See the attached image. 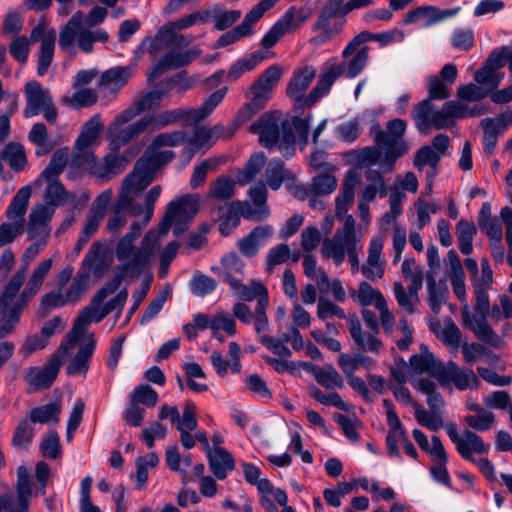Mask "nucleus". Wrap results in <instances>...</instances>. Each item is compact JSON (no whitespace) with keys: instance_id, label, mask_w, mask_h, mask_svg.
Returning <instances> with one entry per match:
<instances>
[{"instance_id":"nucleus-1","label":"nucleus","mask_w":512,"mask_h":512,"mask_svg":"<svg viewBox=\"0 0 512 512\" xmlns=\"http://www.w3.org/2000/svg\"><path fill=\"white\" fill-rule=\"evenodd\" d=\"M356 35L343 49V61L331 57L321 67L316 86L311 90L308 104H315L319 99L327 95L332 85L341 77L356 78L365 69L370 47Z\"/></svg>"},{"instance_id":"nucleus-2","label":"nucleus","mask_w":512,"mask_h":512,"mask_svg":"<svg viewBox=\"0 0 512 512\" xmlns=\"http://www.w3.org/2000/svg\"><path fill=\"white\" fill-rule=\"evenodd\" d=\"M142 191L137 190L128 180L123 179L121 191L114 210L106 222L108 233L116 235L127 223V213L137 217L144 215L141 226H146L153 217L154 204L161 194V186H153L145 195L143 205L136 203Z\"/></svg>"},{"instance_id":"nucleus-3","label":"nucleus","mask_w":512,"mask_h":512,"mask_svg":"<svg viewBox=\"0 0 512 512\" xmlns=\"http://www.w3.org/2000/svg\"><path fill=\"white\" fill-rule=\"evenodd\" d=\"M283 70L279 65L268 67L245 91L247 103L239 109L234 124L240 126L262 110L269 101L272 91L282 77Z\"/></svg>"},{"instance_id":"nucleus-4","label":"nucleus","mask_w":512,"mask_h":512,"mask_svg":"<svg viewBox=\"0 0 512 512\" xmlns=\"http://www.w3.org/2000/svg\"><path fill=\"white\" fill-rule=\"evenodd\" d=\"M446 433L455 445L459 455L477 465L479 471L488 481L496 480V472L493 463L487 458L475 459L473 453L485 454L489 451L490 445L484 443L481 436L470 429H465L461 434L454 423L445 426Z\"/></svg>"},{"instance_id":"nucleus-5","label":"nucleus","mask_w":512,"mask_h":512,"mask_svg":"<svg viewBox=\"0 0 512 512\" xmlns=\"http://www.w3.org/2000/svg\"><path fill=\"white\" fill-rule=\"evenodd\" d=\"M25 280V271L14 274L0 295V340L12 334L20 321L24 308L28 304L16 297Z\"/></svg>"},{"instance_id":"nucleus-6","label":"nucleus","mask_w":512,"mask_h":512,"mask_svg":"<svg viewBox=\"0 0 512 512\" xmlns=\"http://www.w3.org/2000/svg\"><path fill=\"white\" fill-rule=\"evenodd\" d=\"M169 229L168 222L162 220L157 229L146 232L133 259L118 266L120 274L131 278L140 276L158 251L160 241L167 235Z\"/></svg>"},{"instance_id":"nucleus-7","label":"nucleus","mask_w":512,"mask_h":512,"mask_svg":"<svg viewBox=\"0 0 512 512\" xmlns=\"http://www.w3.org/2000/svg\"><path fill=\"white\" fill-rule=\"evenodd\" d=\"M114 288H101L92 298L89 305L83 308L74 321L72 329L67 333L62 341V351L74 349L82 335L86 332L87 326L91 322L102 321L109 313L104 304V300Z\"/></svg>"},{"instance_id":"nucleus-8","label":"nucleus","mask_w":512,"mask_h":512,"mask_svg":"<svg viewBox=\"0 0 512 512\" xmlns=\"http://www.w3.org/2000/svg\"><path fill=\"white\" fill-rule=\"evenodd\" d=\"M152 148V142L140 157L132 170L124 179L128 180L137 190L143 191L155 178L157 170L175 158L171 150Z\"/></svg>"},{"instance_id":"nucleus-9","label":"nucleus","mask_w":512,"mask_h":512,"mask_svg":"<svg viewBox=\"0 0 512 512\" xmlns=\"http://www.w3.org/2000/svg\"><path fill=\"white\" fill-rule=\"evenodd\" d=\"M31 188L24 186L13 196L7 210V222L0 225V248L11 244L24 231L25 214L31 197Z\"/></svg>"},{"instance_id":"nucleus-10","label":"nucleus","mask_w":512,"mask_h":512,"mask_svg":"<svg viewBox=\"0 0 512 512\" xmlns=\"http://www.w3.org/2000/svg\"><path fill=\"white\" fill-rule=\"evenodd\" d=\"M311 15L312 9L308 5L291 6L264 35L261 41L262 45L265 48L273 47L283 35L300 28Z\"/></svg>"},{"instance_id":"nucleus-11","label":"nucleus","mask_w":512,"mask_h":512,"mask_svg":"<svg viewBox=\"0 0 512 512\" xmlns=\"http://www.w3.org/2000/svg\"><path fill=\"white\" fill-rule=\"evenodd\" d=\"M358 239L355 233V220L353 216L346 217L342 228L336 230L333 238L325 239L321 252L326 258L332 259L339 266L345 259V253Z\"/></svg>"},{"instance_id":"nucleus-12","label":"nucleus","mask_w":512,"mask_h":512,"mask_svg":"<svg viewBox=\"0 0 512 512\" xmlns=\"http://www.w3.org/2000/svg\"><path fill=\"white\" fill-rule=\"evenodd\" d=\"M345 16L343 10L327 2L312 25V30L319 32V34L313 37L311 42L319 45L331 40L342 31L345 24Z\"/></svg>"},{"instance_id":"nucleus-13","label":"nucleus","mask_w":512,"mask_h":512,"mask_svg":"<svg viewBox=\"0 0 512 512\" xmlns=\"http://www.w3.org/2000/svg\"><path fill=\"white\" fill-rule=\"evenodd\" d=\"M15 503L7 493L0 494V512H29L30 499L33 495V486L29 469L26 466L17 468Z\"/></svg>"},{"instance_id":"nucleus-14","label":"nucleus","mask_w":512,"mask_h":512,"mask_svg":"<svg viewBox=\"0 0 512 512\" xmlns=\"http://www.w3.org/2000/svg\"><path fill=\"white\" fill-rule=\"evenodd\" d=\"M73 349H66L62 351V343L60 344L58 351L52 356L50 361L44 368L40 367H29L25 371V381L34 389L39 390L50 387L55 381L63 359Z\"/></svg>"},{"instance_id":"nucleus-15","label":"nucleus","mask_w":512,"mask_h":512,"mask_svg":"<svg viewBox=\"0 0 512 512\" xmlns=\"http://www.w3.org/2000/svg\"><path fill=\"white\" fill-rule=\"evenodd\" d=\"M31 43L41 42L37 60V74L44 76L50 67L55 49L56 31L47 30L46 23L40 21L30 32L28 37Z\"/></svg>"},{"instance_id":"nucleus-16","label":"nucleus","mask_w":512,"mask_h":512,"mask_svg":"<svg viewBox=\"0 0 512 512\" xmlns=\"http://www.w3.org/2000/svg\"><path fill=\"white\" fill-rule=\"evenodd\" d=\"M436 380L442 385L453 384L458 390L476 389L479 380L470 368H462L453 361L441 363Z\"/></svg>"},{"instance_id":"nucleus-17","label":"nucleus","mask_w":512,"mask_h":512,"mask_svg":"<svg viewBox=\"0 0 512 512\" xmlns=\"http://www.w3.org/2000/svg\"><path fill=\"white\" fill-rule=\"evenodd\" d=\"M54 213V208L44 204H38L32 208L26 229L28 240L45 241L48 243L51 235L49 223Z\"/></svg>"},{"instance_id":"nucleus-18","label":"nucleus","mask_w":512,"mask_h":512,"mask_svg":"<svg viewBox=\"0 0 512 512\" xmlns=\"http://www.w3.org/2000/svg\"><path fill=\"white\" fill-rule=\"evenodd\" d=\"M171 47L172 48L155 64L152 72L148 74L149 82H153L166 70L186 66L200 56V51L198 49L182 51V47Z\"/></svg>"},{"instance_id":"nucleus-19","label":"nucleus","mask_w":512,"mask_h":512,"mask_svg":"<svg viewBox=\"0 0 512 512\" xmlns=\"http://www.w3.org/2000/svg\"><path fill=\"white\" fill-rule=\"evenodd\" d=\"M412 118L420 133L426 134L431 128L445 129V117L437 110L430 99L421 101L412 111Z\"/></svg>"},{"instance_id":"nucleus-20","label":"nucleus","mask_w":512,"mask_h":512,"mask_svg":"<svg viewBox=\"0 0 512 512\" xmlns=\"http://www.w3.org/2000/svg\"><path fill=\"white\" fill-rule=\"evenodd\" d=\"M315 76L316 69L313 66L295 69L286 87L287 96L295 102L302 103L305 106H312L313 104H308L310 94L306 97L305 92Z\"/></svg>"},{"instance_id":"nucleus-21","label":"nucleus","mask_w":512,"mask_h":512,"mask_svg":"<svg viewBox=\"0 0 512 512\" xmlns=\"http://www.w3.org/2000/svg\"><path fill=\"white\" fill-rule=\"evenodd\" d=\"M199 210V196L197 194L184 195L171 201L166 209L163 221H167L169 227L175 221L184 222L192 219Z\"/></svg>"},{"instance_id":"nucleus-22","label":"nucleus","mask_w":512,"mask_h":512,"mask_svg":"<svg viewBox=\"0 0 512 512\" xmlns=\"http://www.w3.org/2000/svg\"><path fill=\"white\" fill-rule=\"evenodd\" d=\"M384 240L382 237H373L368 248V256L361 266L362 275L368 280L375 282L382 279L385 271V262L382 259Z\"/></svg>"},{"instance_id":"nucleus-23","label":"nucleus","mask_w":512,"mask_h":512,"mask_svg":"<svg viewBox=\"0 0 512 512\" xmlns=\"http://www.w3.org/2000/svg\"><path fill=\"white\" fill-rule=\"evenodd\" d=\"M206 23V13L204 10L194 11L190 14L184 15L181 18L170 21L164 24L170 35L175 41L176 47H187L192 42V36H185L180 34L179 31L188 29L194 25Z\"/></svg>"},{"instance_id":"nucleus-24","label":"nucleus","mask_w":512,"mask_h":512,"mask_svg":"<svg viewBox=\"0 0 512 512\" xmlns=\"http://www.w3.org/2000/svg\"><path fill=\"white\" fill-rule=\"evenodd\" d=\"M189 108H175L163 110L156 114L146 115L151 131L164 129L168 126L180 123L182 126L193 124Z\"/></svg>"},{"instance_id":"nucleus-25","label":"nucleus","mask_w":512,"mask_h":512,"mask_svg":"<svg viewBox=\"0 0 512 512\" xmlns=\"http://www.w3.org/2000/svg\"><path fill=\"white\" fill-rule=\"evenodd\" d=\"M360 184V175L355 169H349L344 177V181L338 196L335 199V213L338 218L346 220L349 207L355 197V189Z\"/></svg>"},{"instance_id":"nucleus-26","label":"nucleus","mask_w":512,"mask_h":512,"mask_svg":"<svg viewBox=\"0 0 512 512\" xmlns=\"http://www.w3.org/2000/svg\"><path fill=\"white\" fill-rule=\"evenodd\" d=\"M25 98L24 116L26 118L40 114L43 108L52 101L49 91L36 81L28 82L25 85Z\"/></svg>"},{"instance_id":"nucleus-27","label":"nucleus","mask_w":512,"mask_h":512,"mask_svg":"<svg viewBox=\"0 0 512 512\" xmlns=\"http://www.w3.org/2000/svg\"><path fill=\"white\" fill-rule=\"evenodd\" d=\"M250 131L259 135L262 146L272 149L279 140L280 130L275 117L270 113L263 114L257 121L250 125Z\"/></svg>"},{"instance_id":"nucleus-28","label":"nucleus","mask_w":512,"mask_h":512,"mask_svg":"<svg viewBox=\"0 0 512 512\" xmlns=\"http://www.w3.org/2000/svg\"><path fill=\"white\" fill-rule=\"evenodd\" d=\"M107 269L108 264L106 263L105 247L99 241H95L85 254L79 271L86 272L89 278L90 273H93L95 277L100 278L104 275Z\"/></svg>"},{"instance_id":"nucleus-29","label":"nucleus","mask_w":512,"mask_h":512,"mask_svg":"<svg viewBox=\"0 0 512 512\" xmlns=\"http://www.w3.org/2000/svg\"><path fill=\"white\" fill-rule=\"evenodd\" d=\"M146 130H150L149 121L146 116L129 124L124 128H118L111 131L109 147L111 151H118L122 146L131 140L139 137Z\"/></svg>"},{"instance_id":"nucleus-30","label":"nucleus","mask_w":512,"mask_h":512,"mask_svg":"<svg viewBox=\"0 0 512 512\" xmlns=\"http://www.w3.org/2000/svg\"><path fill=\"white\" fill-rule=\"evenodd\" d=\"M464 323L473 331L476 337L488 344L496 346L499 337L496 335L492 327L488 324L487 316L479 317L472 315L467 305L461 311Z\"/></svg>"},{"instance_id":"nucleus-31","label":"nucleus","mask_w":512,"mask_h":512,"mask_svg":"<svg viewBox=\"0 0 512 512\" xmlns=\"http://www.w3.org/2000/svg\"><path fill=\"white\" fill-rule=\"evenodd\" d=\"M273 234L271 225L255 227L246 237L238 241V249L246 257L255 256Z\"/></svg>"},{"instance_id":"nucleus-32","label":"nucleus","mask_w":512,"mask_h":512,"mask_svg":"<svg viewBox=\"0 0 512 512\" xmlns=\"http://www.w3.org/2000/svg\"><path fill=\"white\" fill-rule=\"evenodd\" d=\"M349 331L359 349L377 355L381 353L384 345L377 337L378 333L364 331L358 319L354 318L350 321Z\"/></svg>"},{"instance_id":"nucleus-33","label":"nucleus","mask_w":512,"mask_h":512,"mask_svg":"<svg viewBox=\"0 0 512 512\" xmlns=\"http://www.w3.org/2000/svg\"><path fill=\"white\" fill-rule=\"evenodd\" d=\"M117 151H111L102 161H98V167L94 170V177L100 182L108 181L125 170L129 159L118 155Z\"/></svg>"},{"instance_id":"nucleus-34","label":"nucleus","mask_w":512,"mask_h":512,"mask_svg":"<svg viewBox=\"0 0 512 512\" xmlns=\"http://www.w3.org/2000/svg\"><path fill=\"white\" fill-rule=\"evenodd\" d=\"M53 265V259L47 258L41 260L33 269L28 282L18 296L27 303L38 293L41 289L46 277L48 276Z\"/></svg>"},{"instance_id":"nucleus-35","label":"nucleus","mask_w":512,"mask_h":512,"mask_svg":"<svg viewBox=\"0 0 512 512\" xmlns=\"http://www.w3.org/2000/svg\"><path fill=\"white\" fill-rule=\"evenodd\" d=\"M145 226H141L139 221H133L129 226V231L118 241L115 248L116 258L126 263L131 261L138 248L135 246L136 240L140 237Z\"/></svg>"},{"instance_id":"nucleus-36","label":"nucleus","mask_w":512,"mask_h":512,"mask_svg":"<svg viewBox=\"0 0 512 512\" xmlns=\"http://www.w3.org/2000/svg\"><path fill=\"white\" fill-rule=\"evenodd\" d=\"M243 261L235 254L229 253L223 256L219 267H212V271L226 283L236 285L243 278Z\"/></svg>"},{"instance_id":"nucleus-37","label":"nucleus","mask_w":512,"mask_h":512,"mask_svg":"<svg viewBox=\"0 0 512 512\" xmlns=\"http://www.w3.org/2000/svg\"><path fill=\"white\" fill-rule=\"evenodd\" d=\"M419 350L418 354L410 357V368L416 374L427 372L436 379L437 371H439L442 362L434 356L425 344H421Z\"/></svg>"},{"instance_id":"nucleus-38","label":"nucleus","mask_w":512,"mask_h":512,"mask_svg":"<svg viewBox=\"0 0 512 512\" xmlns=\"http://www.w3.org/2000/svg\"><path fill=\"white\" fill-rule=\"evenodd\" d=\"M209 468L214 476L222 480L226 478L228 472L235 468L234 458L231 453L221 447L209 450L208 454Z\"/></svg>"},{"instance_id":"nucleus-39","label":"nucleus","mask_w":512,"mask_h":512,"mask_svg":"<svg viewBox=\"0 0 512 512\" xmlns=\"http://www.w3.org/2000/svg\"><path fill=\"white\" fill-rule=\"evenodd\" d=\"M95 346L96 341L94 339V335L91 334L87 337L86 342L79 348L77 354L71 359L66 367L68 375H85L87 373Z\"/></svg>"},{"instance_id":"nucleus-40","label":"nucleus","mask_w":512,"mask_h":512,"mask_svg":"<svg viewBox=\"0 0 512 512\" xmlns=\"http://www.w3.org/2000/svg\"><path fill=\"white\" fill-rule=\"evenodd\" d=\"M98 167V161L94 153L88 149L75 150L70 162L69 171L67 176L74 179L82 173L88 172L94 176V170Z\"/></svg>"},{"instance_id":"nucleus-41","label":"nucleus","mask_w":512,"mask_h":512,"mask_svg":"<svg viewBox=\"0 0 512 512\" xmlns=\"http://www.w3.org/2000/svg\"><path fill=\"white\" fill-rule=\"evenodd\" d=\"M134 67L128 66H116L106 70L101 75L100 87H104L112 92H118L127 83L132 76Z\"/></svg>"},{"instance_id":"nucleus-42","label":"nucleus","mask_w":512,"mask_h":512,"mask_svg":"<svg viewBox=\"0 0 512 512\" xmlns=\"http://www.w3.org/2000/svg\"><path fill=\"white\" fill-rule=\"evenodd\" d=\"M387 130L383 131L379 125L373 127L375 131L374 141L378 145H392L396 140L401 139L406 131L407 124L400 118H395L387 122Z\"/></svg>"},{"instance_id":"nucleus-43","label":"nucleus","mask_w":512,"mask_h":512,"mask_svg":"<svg viewBox=\"0 0 512 512\" xmlns=\"http://www.w3.org/2000/svg\"><path fill=\"white\" fill-rule=\"evenodd\" d=\"M279 0H261L246 15L243 22L237 25L234 31L239 38L252 34V26L263 16V14L271 9Z\"/></svg>"},{"instance_id":"nucleus-44","label":"nucleus","mask_w":512,"mask_h":512,"mask_svg":"<svg viewBox=\"0 0 512 512\" xmlns=\"http://www.w3.org/2000/svg\"><path fill=\"white\" fill-rule=\"evenodd\" d=\"M205 13L206 23L213 20L216 30L227 29L241 17L240 10H226L220 5H213L205 9Z\"/></svg>"},{"instance_id":"nucleus-45","label":"nucleus","mask_w":512,"mask_h":512,"mask_svg":"<svg viewBox=\"0 0 512 512\" xmlns=\"http://www.w3.org/2000/svg\"><path fill=\"white\" fill-rule=\"evenodd\" d=\"M103 126L99 114L93 115L84 125L75 141V150L88 149L98 139Z\"/></svg>"},{"instance_id":"nucleus-46","label":"nucleus","mask_w":512,"mask_h":512,"mask_svg":"<svg viewBox=\"0 0 512 512\" xmlns=\"http://www.w3.org/2000/svg\"><path fill=\"white\" fill-rule=\"evenodd\" d=\"M169 46H175V41L163 25L158 29L154 37H145L139 45V49L147 52L151 56H155L163 48Z\"/></svg>"},{"instance_id":"nucleus-47","label":"nucleus","mask_w":512,"mask_h":512,"mask_svg":"<svg viewBox=\"0 0 512 512\" xmlns=\"http://www.w3.org/2000/svg\"><path fill=\"white\" fill-rule=\"evenodd\" d=\"M265 59L263 51H255L250 55L238 60L234 63L226 74L229 82H233L240 78L244 73L255 69Z\"/></svg>"},{"instance_id":"nucleus-48","label":"nucleus","mask_w":512,"mask_h":512,"mask_svg":"<svg viewBox=\"0 0 512 512\" xmlns=\"http://www.w3.org/2000/svg\"><path fill=\"white\" fill-rule=\"evenodd\" d=\"M351 298L363 307L374 305L376 307L380 301L385 299L379 289L373 288L367 281L359 284L358 290L350 289Z\"/></svg>"},{"instance_id":"nucleus-49","label":"nucleus","mask_w":512,"mask_h":512,"mask_svg":"<svg viewBox=\"0 0 512 512\" xmlns=\"http://www.w3.org/2000/svg\"><path fill=\"white\" fill-rule=\"evenodd\" d=\"M316 382L328 390L342 389L344 381L338 371L331 365L313 367L311 370Z\"/></svg>"},{"instance_id":"nucleus-50","label":"nucleus","mask_w":512,"mask_h":512,"mask_svg":"<svg viewBox=\"0 0 512 512\" xmlns=\"http://www.w3.org/2000/svg\"><path fill=\"white\" fill-rule=\"evenodd\" d=\"M455 234L461 253L470 255L473 252V239L477 234V228L474 223L466 219H460L456 224Z\"/></svg>"},{"instance_id":"nucleus-51","label":"nucleus","mask_w":512,"mask_h":512,"mask_svg":"<svg viewBox=\"0 0 512 512\" xmlns=\"http://www.w3.org/2000/svg\"><path fill=\"white\" fill-rule=\"evenodd\" d=\"M227 91V87H221L220 89L210 94V96L202 103L199 108H189L193 124L202 121L208 115H210L213 110L222 102Z\"/></svg>"},{"instance_id":"nucleus-52","label":"nucleus","mask_w":512,"mask_h":512,"mask_svg":"<svg viewBox=\"0 0 512 512\" xmlns=\"http://www.w3.org/2000/svg\"><path fill=\"white\" fill-rule=\"evenodd\" d=\"M69 157L70 152L68 147L57 149L53 153L52 158L47 167L42 171L41 177H43L46 181H52L57 179L58 176L65 169Z\"/></svg>"},{"instance_id":"nucleus-53","label":"nucleus","mask_w":512,"mask_h":512,"mask_svg":"<svg viewBox=\"0 0 512 512\" xmlns=\"http://www.w3.org/2000/svg\"><path fill=\"white\" fill-rule=\"evenodd\" d=\"M432 460L434 464L430 468V473L436 482L451 488V479L447 471L446 465L448 463V455L446 450L435 449Z\"/></svg>"},{"instance_id":"nucleus-54","label":"nucleus","mask_w":512,"mask_h":512,"mask_svg":"<svg viewBox=\"0 0 512 512\" xmlns=\"http://www.w3.org/2000/svg\"><path fill=\"white\" fill-rule=\"evenodd\" d=\"M61 407L57 402H50L46 405L33 408L30 411L29 419L32 423L57 424L59 422V415Z\"/></svg>"},{"instance_id":"nucleus-55","label":"nucleus","mask_w":512,"mask_h":512,"mask_svg":"<svg viewBox=\"0 0 512 512\" xmlns=\"http://www.w3.org/2000/svg\"><path fill=\"white\" fill-rule=\"evenodd\" d=\"M266 156L263 152H257L251 155L245 167L238 171L237 182L241 185L249 183L264 167Z\"/></svg>"},{"instance_id":"nucleus-56","label":"nucleus","mask_w":512,"mask_h":512,"mask_svg":"<svg viewBox=\"0 0 512 512\" xmlns=\"http://www.w3.org/2000/svg\"><path fill=\"white\" fill-rule=\"evenodd\" d=\"M414 416L417 423L431 431H438L444 426L441 412L427 411L419 404H413Z\"/></svg>"},{"instance_id":"nucleus-57","label":"nucleus","mask_w":512,"mask_h":512,"mask_svg":"<svg viewBox=\"0 0 512 512\" xmlns=\"http://www.w3.org/2000/svg\"><path fill=\"white\" fill-rule=\"evenodd\" d=\"M235 180L227 176H220L210 184L209 196L224 201L230 199L235 192Z\"/></svg>"},{"instance_id":"nucleus-58","label":"nucleus","mask_w":512,"mask_h":512,"mask_svg":"<svg viewBox=\"0 0 512 512\" xmlns=\"http://www.w3.org/2000/svg\"><path fill=\"white\" fill-rule=\"evenodd\" d=\"M287 176L288 171L285 169L281 159H272L269 161L265 171V179L271 189H279Z\"/></svg>"},{"instance_id":"nucleus-59","label":"nucleus","mask_w":512,"mask_h":512,"mask_svg":"<svg viewBox=\"0 0 512 512\" xmlns=\"http://www.w3.org/2000/svg\"><path fill=\"white\" fill-rule=\"evenodd\" d=\"M422 18L426 19L425 26H431L438 22H441L440 19V9L434 6L427 7H419L415 10L408 12L403 19L404 24L415 23L421 20Z\"/></svg>"},{"instance_id":"nucleus-60","label":"nucleus","mask_w":512,"mask_h":512,"mask_svg":"<svg viewBox=\"0 0 512 512\" xmlns=\"http://www.w3.org/2000/svg\"><path fill=\"white\" fill-rule=\"evenodd\" d=\"M503 78L504 74L498 73L486 65L478 69L474 75V80L485 91H488V94L499 86Z\"/></svg>"},{"instance_id":"nucleus-61","label":"nucleus","mask_w":512,"mask_h":512,"mask_svg":"<svg viewBox=\"0 0 512 512\" xmlns=\"http://www.w3.org/2000/svg\"><path fill=\"white\" fill-rule=\"evenodd\" d=\"M440 159L439 153L435 152L431 146H423L415 154L413 164L420 171L425 166H429L427 172L434 171L437 173V165Z\"/></svg>"},{"instance_id":"nucleus-62","label":"nucleus","mask_w":512,"mask_h":512,"mask_svg":"<svg viewBox=\"0 0 512 512\" xmlns=\"http://www.w3.org/2000/svg\"><path fill=\"white\" fill-rule=\"evenodd\" d=\"M309 394L314 400L325 406L336 407L343 411H348L350 408L349 405L336 392L325 394L317 386L312 385L309 387Z\"/></svg>"},{"instance_id":"nucleus-63","label":"nucleus","mask_w":512,"mask_h":512,"mask_svg":"<svg viewBox=\"0 0 512 512\" xmlns=\"http://www.w3.org/2000/svg\"><path fill=\"white\" fill-rule=\"evenodd\" d=\"M2 157L16 171L22 170L27 162L24 147L18 143L11 142L7 144Z\"/></svg>"},{"instance_id":"nucleus-64","label":"nucleus","mask_w":512,"mask_h":512,"mask_svg":"<svg viewBox=\"0 0 512 512\" xmlns=\"http://www.w3.org/2000/svg\"><path fill=\"white\" fill-rule=\"evenodd\" d=\"M465 423L475 431H488L492 428L495 422V415L489 410L482 409L473 415L464 417Z\"/></svg>"}]
</instances>
